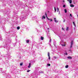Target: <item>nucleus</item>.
Listing matches in <instances>:
<instances>
[{
    "label": "nucleus",
    "instance_id": "nucleus-1",
    "mask_svg": "<svg viewBox=\"0 0 78 78\" xmlns=\"http://www.w3.org/2000/svg\"><path fill=\"white\" fill-rule=\"evenodd\" d=\"M11 43V41L10 40V39H8V40L5 43V45H4V47L5 48H6L7 49V50H9V48H11V46H9V45H8V44H10Z\"/></svg>",
    "mask_w": 78,
    "mask_h": 78
},
{
    "label": "nucleus",
    "instance_id": "nucleus-2",
    "mask_svg": "<svg viewBox=\"0 0 78 78\" xmlns=\"http://www.w3.org/2000/svg\"><path fill=\"white\" fill-rule=\"evenodd\" d=\"M35 70L36 73H35V75H38L39 73H43V72H41L39 71V68H38L37 67H36L35 68Z\"/></svg>",
    "mask_w": 78,
    "mask_h": 78
},
{
    "label": "nucleus",
    "instance_id": "nucleus-3",
    "mask_svg": "<svg viewBox=\"0 0 78 78\" xmlns=\"http://www.w3.org/2000/svg\"><path fill=\"white\" fill-rule=\"evenodd\" d=\"M30 10L28 9L27 11L26 10L24 12V13L25 14V15L26 16H28L29 15V13L30 12Z\"/></svg>",
    "mask_w": 78,
    "mask_h": 78
},
{
    "label": "nucleus",
    "instance_id": "nucleus-4",
    "mask_svg": "<svg viewBox=\"0 0 78 78\" xmlns=\"http://www.w3.org/2000/svg\"><path fill=\"white\" fill-rule=\"evenodd\" d=\"M6 58L7 59V61L9 60L10 58H11V56L9 54H8L7 55V56H6Z\"/></svg>",
    "mask_w": 78,
    "mask_h": 78
},
{
    "label": "nucleus",
    "instance_id": "nucleus-5",
    "mask_svg": "<svg viewBox=\"0 0 78 78\" xmlns=\"http://www.w3.org/2000/svg\"><path fill=\"white\" fill-rule=\"evenodd\" d=\"M45 15L46 16V17L47 18V19H48V20H50L51 22H52L53 21V20H52V19H49L48 17H47V13H45Z\"/></svg>",
    "mask_w": 78,
    "mask_h": 78
},
{
    "label": "nucleus",
    "instance_id": "nucleus-6",
    "mask_svg": "<svg viewBox=\"0 0 78 78\" xmlns=\"http://www.w3.org/2000/svg\"><path fill=\"white\" fill-rule=\"evenodd\" d=\"M5 12L6 14H9L10 13V12L8 10H6Z\"/></svg>",
    "mask_w": 78,
    "mask_h": 78
},
{
    "label": "nucleus",
    "instance_id": "nucleus-7",
    "mask_svg": "<svg viewBox=\"0 0 78 78\" xmlns=\"http://www.w3.org/2000/svg\"><path fill=\"white\" fill-rule=\"evenodd\" d=\"M23 18H24V16H20V20H23Z\"/></svg>",
    "mask_w": 78,
    "mask_h": 78
},
{
    "label": "nucleus",
    "instance_id": "nucleus-8",
    "mask_svg": "<svg viewBox=\"0 0 78 78\" xmlns=\"http://www.w3.org/2000/svg\"><path fill=\"white\" fill-rule=\"evenodd\" d=\"M73 41H71V43L70 48H72V45H73Z\"/></svg>",
    "mask_w": 78,
    "mask_h": 78
},
{
    "label": "nucleus",
    "instance_id": "nucleus-9",
    "mask_svg": "<svg viewBox=\"0 0 78 78\" xmlns=\"http://www.w3.org/2000/svg\"><path fill=\"white\" fill-rule=\"evenodd\" d=\"M54 21L55 22H56V23H58V21L56 20V18H54Z\"/></svg>",
    "mask_w": 78,
    "mask_h": 78
},
{
    "label": "nucleus",
    "instance_id": "nucleus-10",
    "mask_svg": "<svg viewBox=\"0 0 78 78\" xmlns=\"http://www.w3.org/2000/svg\"><path fill=\"white\" fill-rule=\"evenodd\" d=\"M48 59H50V53L48 52Z\"/></svg>",
    "mask_w": 78,
    "mask_h": 78
},
{
    "label": "nucleus",
    "instance_id": "nucleus-11",
    "mask_svg": "<svg viewBox=\"0 0 78 78\" xmlns=\"http://www.w3.org/2000/svg\"><path fill=\"white\" fill-rule=\"evenodd\" d=\"M68 59H72V57L71 56H69L67 57Z\"/></svg>",
    "mask_w": 78,
    "mask_h": 78
},
{
    "label": "nucleus",
    "instance_id": "nucleus-12",
    "mask_svg": "<svg viewBox=\"0 0 78 78\" xmlns=\"http://www.w3.org/2000/svg\"><path fill=\"white\" fill-rule=\"evenodd\" d=\"M70 6H71V7H74V5L73 4H70Z\"/></svg>",
    "mask_w": 78,
    "mask_h": 78
},
{
    "label": "nucleus",
    "instance_id": "nucleus-13",
    "mask_svg": "<svg viewBox=\"0 0 78 78\" xmlns=\"http://www.w3.org/2000/svg\"><path fill=\"white\" fill-rule=\"evenodd\" d=\"M42 19H45V16L44 15L42 17Z\"/></svg>",
    "mask_w": 78,
    "mask_h": 78
},
{
    "label": "nucleus",
    "instance_id": "nucleus-14",
    "mask_svg": "<svg viewBox=\"0 0 78 78\" xmlns=\"http://www.w3.org/2000/svg\"><path fill=\"white\" fill-rule=\"evenodd\" d=\"M30 67H31V63H29V65L28 66V67L29 68H30Z\"/></svg>",
    "mask_w": 78,
    "mask_h": 78
},
{
    "label": "nucleus",
    "instance_id": "nucleus-15",
    "mask_svg": "<svg viewBox=\"0 0 78 78\" xmlns=\"http://www.w3.org/2000/svg\"><path fill=\"white\" fill-rule=\"evenodd\" d=\"M68 0L69 1V2L70 4H71V3H72V1L71 0Z\"/></svg>",
    "mask_w": 78,
    "mask_h": 78
},
{
    "label": "nucleus",
    "instance_id": "nucleus-16",
    "mask_svg": "<svg viewBox=\"0 0 78 78\" xmlns=\"http://www.w3.org/2000/svg\"><path fill=\"white\" fill-rule=\"evenodd\" d=\"M41 40H44V37H41Z\"/></svg>",
    "mask_w": 78,
    "mask_h": 78
},
{
    "label": "nucleus",
    "instance_id": "nucleus-17",
    "mask_svg": "<svg viewBox=\"0 0 78 78\" xmlns=\"http://www.w3.org/2000/svg\"><path fill=\"white\" fill-rule=\"evenodd\" d=\"M68 67H69V65H68L66 66H65V68H68Z\"/></svg>",
    "mask_w": 78,
    "mask_h": 78
},
{
    "label": "nucleus",
    "instance_id": "nucleus-18",
    "mask_svg": "<svg viewBox=\"0 0 78 78\" xmlns=\"http://www.w3.org/2000/svg\"><path fill=\"white\" fill-rule=\"evenodd\" d=\"M54 8L55 12H56V8L55 7H54Z\"/></svg>",
    "mask_w": 78,
    "mask_h": 78
},
{
    "label": "nucleus",
    "instance_id": "nucleus-19",
    "mask_svg": "<svg viewBox=\"0 0 78 78\" xmlns=\"http://www.w3.org/2000/svg\"><path fill=\"white\" fill-rule=\"evenodd\" d=\"M69 30V27H67V28H66V31H68V30Z\"/></svg>",
    "mask_w": 78,
    "mask_h": 78
},
{
    "label": "nucleus",
    "instance_id": "nucleus-20",
    "mask_svg": "<svg viewBox=\"0 0 78 78\" xmlns=\"http://www.w3.org/2000/svg\"><path fill=\"white\" fill-rule=\"evenodd\" d=\"M54 45L55 46V45H56V42H54Z\"/></svg>",
    "mask_w": 78,
    "mask_h": 78
},
{
    "label": "nucleus",
    "instance_id": "nucleus-21",
    "mask_svg": "<svg viewBox=\"0 0 78 78\" xmlns=\"http://www.w3.org/2000/svg\"><path fill=\"white\" fill-rule=\"evenodd\" d=\"M17 30H19V29H20V27H17Z\"/></svg>",
    "mask_w": 78,
    "mask_h": 78
},
{
    "label": "nucleus",
    "instance_id": "nucleus-22",
    "mask_svg": "<svg viewBox=\"0 0 78 78\" xmlns=\"http://www.w3.org/2000/svg\"><path fill=\"white\" fill-rule=\"evenodd\" d=\"M65 13H67V10L66 9H65Z\"/></svg>",
    "mask_w": 78,
    "mask_h": 78
},
{
    "label": "nucleus",
    "instance_id": "nucleus-23",
    "mask_svg": "<svg viewBox=\"0 0 78 78\" xmlns=\"http://www.w3.org/2000/svg\"><path fill=\"white\" fill-rule=\"evenodd\" d=\"M61 45H62L63 47H64L65 45V46H66V45H65V44H61Z\"/></svg>",
    "mask_w": 78,
    "mask_h": 78
},
{
    "label": "nucleus",
    "instance_id": "nucleus-24",
    "mask_svg": "<svg viewBox=\"0 0 78 78\" xmlns=\"http://www.w3.org/2000/svg\"><path fill=\"white\" fill-rule=\"evenodd\" d=\"M47 66H50V64L48 63Z\"/></svg>",
    "mask_w": 78,
    "mask_h": 78
},
{
    "label": "nucleus",
    "instance_id": "nucleus-25",
    "mask_svg": "<svg viewBox=\"0 0 78 78\" xmlns=\"http://www.w3.org/2000/svg\"><path fill=\"white\" fill-rule=\"evenodd\" d=\"M73 23L74 25L75 26V22H73Z\"/></svg>",
    "mask_w": 78,
    "mask_h": 78
},
{
    "label": "nucleus",
    "instance_id": "nucleus-26",
    "mask_svg": "<svg viewBox=\"0 0 78 78\" xmlns=\"http://www.w3.org/2000/svg\"><path fill=\"white\" fill-rule=\"evenodd\" d=\"M23 65V63H21L20 64V66H22Z\"/></svg>",
    "mask_w": 78,
    "mask_h": 78
},
{
    "label": "nucleus",
    "instance_id": "nucleus-27",
    "mask_svg": "<svg viewBox=\"0 0 78 78\" xmlns=\"http://www.w3.org/2000/svg\"><path fill=\"white\" fill-rule=\"evenodd\" d=\"M65 78H69V77H68L67 76H65Z\"/></svg>",
    "mask_w": 78,
    "mask_h": 78
},
{
    "label": "nucleus",
    "instance_id": "nucleus-28",
    "mask_svg": "<svg viewBox=\"0 0 78 78\" xmlns=\"http://www.w3.org/2000/svg\"><path fill=\"white\" fill-rule=\"evenodd\" d=\"M29 40H27V43H29Z\"/></svg>",
    "mask_w": 78,
    "mask_h": 78
},
{
    "label": "nucleus",
    "instance_id": "nucleus-29",
    "mask_svg": "<svg viewBox=\"0 0 78 78\" xmlns=\"http://www.w3.org/2000/svg\"><path fill=\"white\" fill-rule=\"evenodd\" d=\"M57 12H59V8H57Z\"/></svg>",
    "mask_w": 78,
    "mask_h": 78
},
{
    "label": "nucleus",
    "instance_id": "nucleus-30",
    "mask_svg": "<svg viewBox=\"0 0 78 78\" xmlns=\"http://www.w3.org/2000/svg\"><path fill=\"white\" fill-rule=\"evenodd\" d=\"M0 40H2V38L0 36Z\"/></svg>",
    "mask_w": 78,
    "mask_h": 78
},
{
    "label": "nucleus",
    "instance_id": "nucleus-31",
    "mask_svg": "<svg viewBox=\"0 0 78 78\" xmlns=\"http://www.w3.org/2000/svg\"><path fill=\"white\" fill-rule=\"evenodd\" d=\"M63 8H65V7H66V5H64L63 6Z\"/></svg>",
    "mask_w": 78,
    "mask_h": 78
},
{
    "label": "nucleus",
    "instance_id": "nucleus-32",
    "mask_svg": "<svg viewBox=\"0 0 78 78\" xmlns=\"http://www.w3.org/2000/svg\"><path fill=\"white\" fill-rule=\"evenodd\" d=\"M63 22H66V20H65V19H63Z\"/></svg>",
    "mask_w": 78,
    "mask_h": 78
},
{
    "label": "nucleus",
    "instance_id": "nucleus-33",
    "mask_svg": "<svg viewBox=\"0 0 78 78\" xmlns=\"http://www.w3.org/2000/svg\"><path fill=\"white\" fill-rule=\"evenodd\" d=\"M30 70H27V72H30Z\"/></svg>",
    "mask_w": 78,
    "mask_h": 78
},
{
    "label": "nucleus",
    "instance_id": "nucleus-34",
    "mask_svg": "<svg viewBox=\"0 0 78 78\" xmlns=\"http://www.w3.org/2000/svg\"><path fill=\"white\" fill-rule=\"evenodd\" d=\"M49 42H51V39H50Z\"/></svg>",
    "mask_w": 78,
    "mask_h": 78
},
{
    "label": "nucleus",
    "instance_id": "nucleus-35",
    "mask_svg": "<svg viewBox=\"0 0 78 78\" xmlns=\"http://www.w3.org/2000/svg\"><path fill=\"white\" fill-rule=\"evenodd\" d=\"M62 30H64V28H63V27H62Z\"/></svg>",
    "mask_w": 78,
    "mask_h": 78
},
{
    "label": "nucleus",
    "instance_id": "nucleus-36",
    "mask_svg": "<svg viewBox=\"0 0 78 78\" xmlns=\"http://www.w3.org/2000/svg\"><path fill=\"white\" fill-rule=\"evenodd\" d=\"M48 32L49 33V28H48Z\"/></svg>",
    "mask_w": 78,
    "mask_h": 78
},
{
    "label": "nucleus",
    "instance_id": "nucleus-37",
    "mask_svg": "<svg viewBox=\"0 0 78 78\" xmlns=\"http://www.w3.org/2000/svg\"><path fill=\"white\" fill-rule=\"evenodd\" d=\"M70 16H71V17H72V14H70Z\"/></svg>",
    "mask_w": 78,
    "mask_h": 78
},
{
    "label": "nucleus",
    "instance_id": "nucleus-38",
    "mask_svg": "<svg viewBox=\"0 0 78 78\" xmlns=\"http://www.w3.org/2000/svg\"><path fill=\"white\" fill-rule=\"evenodd\" d=\"M34 61H33L32 62V63H34Z\"/></svg>",
    "mask_w": 78,
    "mask_h": 78
},
{
    "label": "nucleus",
    "instance_id": "nucleus-39",
    "mask_svg": "<svg viewBox=\"0 0 78 78\" xmlns=\"http://www.w3.org/2000/svg\"><path fill=\"white\" fill-rule=\"evenodd\" d=\"M37 76H35V78H37Z\"/></svg>",
    "mask_w": 78,
    "mask_h": 78
},
{
    "label": "nucleus",
    "instance_id": "nucleus-40",
    "mask_svg": "<svg viewBox=\"0 0 78 78\" xmlns=\"http://www.w3.org/2000/svg\"><path fill=\"white\" fill-rule=\"evenodd\" d=\"M65 54V55H67V53H66Z\"/></svg>",
    "mask_w": 78,
    "mask_h": 78
},
{
    "label": "nucleus",
    "instance_id": "nucleus-41",
    "mask_svg": "<svg viewBox=\"0 0 78 78\" xmlns=\"http://www.w3.org/2000/svg\"><path fill=\"white\" fill-rule=\"evenodd\" d=\"M6 76V78H8V76Z\"/></svg>",
    "mask_w": 78,
    "mask_h": 78
},
{
    "label": "nucleus",
    "instance_id": "nucleus-42",
    "mask_svg": "<svg viewBox=\"0 0 78 78\" xmlns=\"http://www.w3.org/2000/svg\"><path fill=\"white\" fill-rule=\"evenodd\" d=\"M26 52H27V53H28V51H26Z\"/></svg>",
    "mask_w": 78,
    "mask_h": 78
},
{
    "label": "nucleus",
    "instance_id": "nucleus-43",
    "mask_svg": "<svg viewBox=\"0 0 78 78\" xmlns=\"http://www.w3.org/2000/svg\"><path fill=\"white\" fill-rule=\"evenodd\" d=\"M8 78H11V77H8Z\"/></svg>",
    "mask_w": 78,
    "mask_h": 78
},
{
    "label": "nucleus",
    "instance_id": "nucleus-44",
    "mask_svg": "<svg viewBox=\"0 0 78 78\" xmlns=\"http://www.w3.org/2000/svg\"><path fill=\"white\" fill-rule=\"evenodd\" d=\"M65 2L64 1H63V2Z\"/></svg>",
    "mask_w": 78,
    "mask_h": 78
},
{
    "label": "nucleus",
    "instance_id": "nucleus-45",
    "mask_svg": "<svg viewBox=\"0 0 78 78\" xmlns=\"http://www.w3.org/2000/svg\"><path fill=\"white\" fill-rule=\"evenodd\" d=\"M59 13H60V11H59Z\"/></svg>",
    "mask_w": 78,
    "mask_h": 78
},
{
    "label": "nucleus",
    "instance_id": "nucleus-46",
    "mask_svg": "<svg viewBox=\"0 0 78 78\" xmlns=\"http://www.w3.org/2000/svg\"><path fill=\"white\" fill-rule=\"evenodd\" d=\"M74 4H75V2H74Z\"/></svg>",
    "mask_w": 78,
    "mask_h": 78
},
{
    "label": "nucleus",
    "instance_id": "nucleus-47",
    "mask_svg": "<svg viewBox=\"0 0 78 78\" xmlns=\"http://www.w3.org/2000/svg\"><path fill=\"white\" fill-rule=\"evenodd\" d=\"M2 71V73H3V71Z\"/></svg>",
    "mask_w": 78,
    "mask_h": 78
},
{
    "label": "nucleus",
    "instance_id": "nucleus-48",
    "mask_svg": "<svg viewBox=\"0 0 78 78\" xmlns=\"http://www.w3.org/2000/svg\"><path fill=\"white\" fill-rule=\"evenodd\" d=\"M47 0H46V2H47Z\"/></svg>",
    "mask_w": 78,
    "mask_h": 78
},
{
    "label": "nucleus",
    "instance_id": "nucleus-49",
    "mask_svg": "<svg viewBox=\"0 0 78 78\" xmlns=\"http://www.w3.org/2000/svg\"><path fill=\"white\" fill-rule=\"evenodd\" d=\"M59 37H60V36H59Z\"/></svg>",
    "mask_w": 78,
    "mask_h": 78
},
{
    "label": "nucleus",
    "instance_id": "nucleus-50",
    "mask_svg": "<svg viewBox=\"0 0 78 78\" xmlns=\"http://www.w3.org/2000/svg\"><path fill=\"white\" fill-rule=\"evenodd\" d=\"M16 45V44H14V45Z\"/></svg>",
    "mask_w": 78,
    "mask_h": 78
},
{
    "label": "nucleus",
    "instance_id": "nucleus-51",
    "mask_svg": "<svg viewBox=\"0 0 78 78\" xmlns=\"http://www.w3.org/2000/svg\"><path fill=\"white\" fill-rule=\"evenodd\" d=\"M0 59H1V58L0 57Z\"/></svg>",
    "mask_w": 78,
    "mask_h": 78
}]
</instances>
